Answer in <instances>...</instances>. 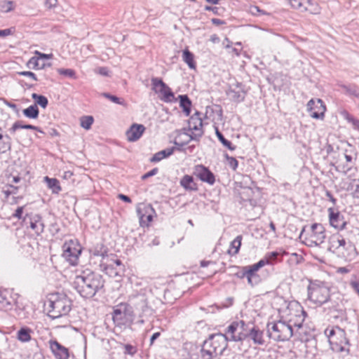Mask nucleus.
<instances>
[{"label":"nucleus","instance_id":"ddd939ff","mask_svg":"<svg viewBox=\"0 0 359 359\" xmlns=\"http://www.w3.org/2000/svg\"><path fill=\"white\" fill-rule=\"evenodd\" d=\"M329 220L330 225L334 228L344 231L348 234H355L358 232V229L345 220L344 215L339 212H334L332 208L328 209Z\"/></svg>","mask_w":359,"mask_h":359},{"label":"nucleus","instance_id":"c03bdc74","mask_svg":"<svg viewBox=\"0 0 359 359\" xmlns=\"http://www.w3.org/2000/svg\"><path fill=\"white\" fill-rule=\"evenodd\" d=\"M32 98L34 100L35 103L34 104L39 105L42 108L45 109L48 104V99L41 95H38L36 93H33L32 95Z\"/></svg>","mask_w":359,"mask_h":359},{"label":"nucleus","instance_id":"7ed1b4c3","mask_svg":"<svg viewBox=\"0 0 359 359\" xmlns=\"http://www.w3.org/2000/svg\"><path fill=\"white\" fill-rule=\"evenodd\" d=\"M72 306V300L65 294H52L48 299V316L53 319L65 316L71 311Z\"/></svg>","mask_w":359,"mask_h":359},{"label":"nucleus","instance_id":"6ab92c4d","mask_svg":"<svg viewBox=\"0 0 359 359\" xmlns=\"http://www.w3.org/2000/svg\"><path fill=\"white\" fill-rule=\"evenodd\" d=\"M307 109L312 118L316 119H323L325 116L326 108L320 99H311L307 104Z\"/></svg>","mask_w":359,"mask_h":359},{"label":"nucleus","instance_id":"0eeeda50","mask_svg":"<svg viewBox=\"0 0 359 359\" xmlns=\"http://www.w3.org/2000/svg\"><path fill=\"white\" fill-rule=\"evenodd\" d=\"M267 334L276 341L288 340L293 334L292 325L282 320L268 323Z\"/></svg>","mask_w":359,"mask_h":359},{"label":"nucleus","instance_id":"6e6552de","mask_svg":"<svg viewBox=\"0 0 359 359\" xmlns=\"http://www.w3.org/2000/svg\"><path fill=\"white\" fill-rule=\"evenodd\" d=\"M325 332L328 336L329 342L334 351H346L347 353L349 351V341L346 338L345 331L343 329L336 326L330 330H326Z\"/></svg>","mask_w":359,"mask_h":359},{"label":"nucleus","instance_id":"f257e3e1","mask_svg":"<svg viewBox=\"0 0 359 359\" xmlns=\"http://www.w3.org/2000/svg\"><path fill=\"white\" fill-rule=\"evenodd\" d=\"M105 280L103 276L90 269H86L76 275L74 287L83 298H92L97 292H104Z\"/></svg>","mask_w":359,"mask_h":359},{"label":"nucleus","instance_id":"bf43d9fd","mask_svg":"<svg viewBox=\"0 0 359 359\" xmlns=\"http://www.w3.org/2000/svg\"><path fill=\"white\" fill-rule=\"evenodd\" d=\"M23 209H24L23 206L18 207L16 209L15 213L13 215V217H15V218H18V219H21L22 213H23Z\"/></svg>","mask_w":359,"mask_h":359},{"label":"nucleus","instance_id":"f03ea898","mask_svg":"<svg viewBox=\"0 0 359 359\" xmlns=\"http://www.w3.org/2000/svg\"><path fill=\"white\" fill-rule=\"evenodd\" d=\"M227 341L222 333L211 334L202 346L201 351L203 359H214L222 354L227 348Z\"/></svg>","mask_w":359,"mask_h":359},{"label":"nucleus","instance_id":"1a4fd4ad","mask_svg":"<svg viewBox=\"0 0 359 359\" xmlns=\"http://www.w3.org/2000/svg\"><path fill=\"white\" fill-rule=\"evenodd\" d=\"M331 296L329 287L323 284H313L308 287L309 299L318 306L325 305Z\"/></svg>","mask_w":359,"mask_h":359},{"label":"nucleus","instance_id":"4468645a","mask_svg":"<svg viewBox=\"0 0 359 359\" xmlns=\"http://www.w3.org/2000/svg\"><path fill=\"white\" fill-rule=\"evenodd\" d=\"M62 255L66 261L73 266L78 264L82 248L77 241L71 239L65 241L62 245Z\"/></svg>","mask_w":359,"mask_h":359},{"label":"nucleus","instance_id":"a18cd8bd","mask_svg":"<svg viewBox=\"0 0 359 359\" xmlns=\"http://www.w3.org/2000/svg\"><path fill=\"white\" fill-rule=\"evenodd\" d=\"M354 198L359 199V180L354 179L349 184L348 189Z\"/></svg>","mask_w":359,"mask_h":359},{"label":"nucleus","instance_id":"09e8293b","mask_svg":"<svg viewBox=\"0 0 359 359\" xmlns=\"http://www.w3.org/2000/svg\"><path fill=\"white\" fill-rule=\"evenodd\" d=\"M102 95H103V96L108 98L109 100H110L111 102H113L114 103L119 104H124L123 99H122L121 97H118L115 95H110V94L106 93H103Z\"/></svg>","mask_w":359,"mask_h":359},{"label":"nucleus","instance_id":"7c9ffc66","mask_svg":"<svg viewBox=\"0 0 359 359\" xmlns=\"http://www.w3.org/2000/svg\"><path fill=\"white\" fill-rule=\"evenodd\" d=\"M242 236H237L233 241L231 242L230 248L228 250V253L230 255H236L238 253L239 249L241 245Z\"/></svg>","mask_w":359,"mask_h":359},{"label":"nucleus","instance_id":"f8f14e48","mask_svg":"<svg viewBox=\"0 0 359 359\" xmlns=\"http://www.w3.org/2000/svg\"><path fill=\"white\" fill-rule=\"evenodd\" d=\"M222 334L227 342L242 341L248 337L246 325L243 320L233 322Z\"/></svg>","mask_w":359,"mask_h":359},{"label":"nucleus","instance_id":"e433bc0d","mask_svg":"<svg viewBox=\"0 0 359 359\" xmlns=\"http://www.w3.org/2000/svg\"><path fill=\"white\" fill-rule=\"evenodd\" d=\"M280 255V252H267L264 257L261 261H264V266L266 264H273L278 260V257Z\"/></svg>","mask_w":359,"mask_h":359},{"label":"nucleus","instance_id":"37998d69","mask_svg":"<svg viewBox=\"0 0 359 359\" xmlns=\"http://www.w3.org/2000/svg\"><path fill=\"white\" fill-rule=\"evenodd\" d=\"M11 148V137L6 135L2 140H0V154L6 153Z\"/></svg>","mask_w":359,"mask_h":359},{"label":"nucleus","instance_id":"f3484780","mask_svg":"<svg viewBox=\"0 0 359 359\" xmlns=\"http://www.w3.org/2000/svg\"><path fill=\"white\" fill-rule=\"evenodd\" d=\"M141 226H148L152 221L155 210L150 204L139 203L136 208Z\"/></svg>","mask_w":359,"mask_h":359},{"label":"nucleus","instance_id":"39448f33","mask_svg":"<svg viewBox=\"0 0 359 359\" xmlns=\"http://www.w3.org/2000/svg\"><path fill=\"white\" fill-rule=\"evenodd\" d=\"M330 248H334L335 253L348 261L354 259L358 255L355 245L350 241L346 242L341 234L331 238Z\"/></svg>","mask_w":359,"mask_h":359},{"label":"nucleus","instance_id":"052dcab7","mask_svg":"<svg viewBox=\"0 0 359 359\" xmlns=\"http://www.w3.org/2000/svg\"><path fill=\"white\" fill-rule=\"evenodd\" d=\"M300 312L302 313V316H299L298 323H294V325L298 326L299 327L301 326V324L304 320V317L306 314L305 311L302 309H300Z\"/></svg>","mask_w":359,"mask_h":359},{"label":"nucleus","instance_id":"c85d7f7f","mask_svg":"<svg viewBox=\"0 0 359 359\" xmlns=\"http://www.w3.org/2000/svg\"><path fill=\"white\" fill-rule=\"evenodd\" d=\"M180 184L186 190H196V184L194 182V179L191 176L186 175L180 180Z\"/></svg>","mask_w":359,"mask_h":359},{"label":"nucleus","instance_id":"a211bd4d","mask_svg":"<svg viewBox=\"0 0 359 359\" xmlns=\"http://www.w3.org/2000/svg\"><path fill=\"white\" fill-rule=\"evenodd\" d=\"M264 266V261L259 260L257 263L243 267L242 277H245L250 285H257L259 282V277L257 271Z\"/></svg>","mask_w":359,"mask_h":359},{"label":"nucleus","instance_id":"603ef678","mask_svg":"<svg viewBox=\"0 0 359 359\" xmlns=\"http://www.w3.org/2000/svg\"><path fill=\"white\" fill-rule=\"evenodd\" d=\"M43 4L47 9H53L57 5V0H45Z\"/></svg>","mask_w":359,"mask_h":359},{"label":"nucleus","instance_id":"4d7b16f0","mask_svg":"<svg viewBox=\"0 0 359 359\" xmlns=\"http://www.w3.org/2000/svg\"><path fill=\"white\" fill-rule=\"evenodd\" d=\"M158 169L157 168H153L152 170H151L148 172H147L144 175H143L142 177V180H145V179H147L148 177L154 176V175H156L158 173Z\"/></svg>","mask_w":359,"mask_h":359},{"label":"nucleus","instance_id":"a19ab883","mask_svg":"<svg viewBox=\"0 0 359 359\" xmlns=\"http://www.w3.org/2000/svg\"><path fill=\"white\" fill-rule=\"evenodd\" d=\"M226 95L232 100L240 102L244 100L246 91H226Z\"/></svg>","mask_w":359,"mask_h":359},{"label":"nucleus","instance_id":"b1692460","mask_svg":"<svg viewBox=\"0 0 359 359\" xmlns=\"http://www.w3.org/2000/svg\"><path fill=\"white\" fill-rule=\"evenodd\" d=\"M248 337L252 339L255 344H263L264 341L263 339V332L258 329L257 327L253 326L247 330Z\"/></svg>","mask_w":359,"mask_h":359},{"label":"nucleus","instance_id":"20e7f679","mask_svg":"<svg viewBox=\"0 0 359 359\" xmlns=\"http://www.w3.org/2000/svg\"><path fill=\"white\" fill-rule=\"evenodd\" d=\"M299 238H304V243L309 247L318 246L325 241V229L320 223H314L310 226H304Z\"/></svg>","mask_w":359,"mask_h":359},{"label":"nucleus","instance_id":"680f3d73","mask_svg":"<svg viewBox=\"0 0 359 359\" xmlns=\"http://www.w3.org/2000/svg\"><path fill=\"white\" fill-rule=\"evenodd\" d=\"M118 198H120L121 200L126 202V203H131V199L130 198V197H128V196L126 195H124V194H119L118 195Z\"/></svg>","mask_w":359,"mask_h":359},{"label":"nucleus","instance_id":"6e6d98bb","mask_svg":"<svg viewBox=\"0 0 359 359\" xmlns=\"http://www.w3.org/2000/svg\"><path fill=\"white\" fill-rule=\"evenodd\" d=\"M13 34V29L12 28L0 29V37L9 36H11Z\"/></svg>","mask_w":359,"mask_h":359},{"label":"nucleus","instance_id":"c9c22d12","mask_svg":"<svg viewBox=\"0 0 359 359\" xmlns=\"http://www.w3.org/2000/svg\"><path fill=\"white\" fill-rule=\"evenodd\" d=\"M15 9L14 2L10 0H4L0 3V13L7 14L11 13Z\"/></svg>","mask_w":359,"mask_h":359},{"label":"nucleus","instance_id":"864d4df0","mask_svg":"<svg viewBox=\"0 0 359 359\" xmlns=\"http://www.w3.org/2000/svg\"><path fill=\"white\" fill-rule=\"evenodd\" d=\"M18 191V187H14L13 185H9L8 189L4 190V193L6 195V197H8L11 194H16Z\"/></svg>","mask_w":359,"mask_h":359},{"label":"nucleus","instance_id":"8fccbe9b","mask_svg":"<svg viewBox=\"0 0 359 359\" xmlns=\"http://www.w3.org/2000/svg\"><path fill=\"white\" fill-rule=\"evenodd\" d=\"M152 86L154 90H163L165 88V85L163 81L158 79H152Z\"/></svg>","mask_w":359,"mask_h":359},{"label":"nucleus","instance_id":"0e129e2a","mask_svg":"<svg viewBox=\"0 0 359 359\" xmlns=\"http://www.w3.org/2000/svg\"><path fill=\"white\" fill-rule=\"evenodd\" d=\"M351 95L355 99V102H358L359 107V91H350Z\"/></svg>","mask_w":359,"mask_h":359},{"label":"nucleus","instance_id":"de8ad7c7","mask_svg":"<svg viewBox=\"0 0 359 359\" xmlns=\"http://www.w3.org/2000/svg\"><path fill=\"white\" fill-rule=\"evenodd\" d=\"M225 159L227 161L229 166L233 170H236L238 168V161L232 156H229V154H225L224 155Z\"/></svg>","mask_w":359,"mask_h":359},{"label":"nucleus","instance_id":"393cba45","mask_svg":"<svg viewBox=\"0 0 359 359\" xmlns=\"http://www.w3.org/2000/svg\"><path fill=\"white\" fill-rule=\"evenodd\" d=\"M19 129H29L34 130L39 133H43V131L38 126H35L30 124H23L22 121H15L11 128L9 129V131L11 134H14Z\"/></svg>","mask_w":359,"mask_h":359},{"label":"nucleus","instance_id":"13d9d810","mask_svg":"<svg viewBox=\"0 0 359 359\" xmlns=\"http://www.w3.org/2000/svg\"><path fill=\"white\" fill-rule=\"evenodd\" d=\"M97 72L104 76H109L110 75V71L106 67H100L97 70Z\"/></svg>","mask_w":359,"mask_h":359},{"label":"nucleus","instance_id":"473e14b6","mask_svg":"<svg viewBox=\"0 0 359 359\" xmlns=\"http://www.w3.org/2000/svg\"><path fill=\"white\" fill-rule=\"evenodd\" d=\"M340 114L343 118L347 121L348 123L352 125V127L354 130H356L359 132V119L355 118L346 110L341 111Z\"/></svg>","mask_w":359,"mask_h":359},{"label":"nucleus","instance_id":"4be33fe9","mask_svg":"<svg viewBox=\"0 0 359 359\" xmlns=\"http://www.w3.org/2000/svg\"><path fill=\"white\" fill-rule=\"evenodd\" d=\"M145 127L142 124L134 123L126 132L127 139L129 142H135L142 135Z\"/></svg>","mask_w":359,"mask_h":359},{"label":"nucleus","instance_id":"69168bd1","mask_svg":"<svg viewBox=\"0 0 359 359\" xmlns=\"http://www.w3.org/2000/svg\"><path fill=\"white\" fill-rule=\"evenodd\" d=\"M326 196L330 199V201H331L332 202L333 204L336 203V201H337L336 198H334V196L330 191H327L326 192Z\"/></svg>","mask_w":359,"mask_h":359},{"label":"nucleus","instance_id":"f704fd0d","mask_svg":"<svg viewBox=\"0 0 359 359\" xmlns=\"http://www.w3.org/2000/svg\"><path fill=\"white\" fill-rule=\"evenodd\" d=\"M44 180L47 182L48 187L52 190L53 194H59L62 189L57 179L45 177Z\"/></svg>","mask_w":359,"mask_h":359},{"label":"nucleus","instance_id":"cd10ccee","mask_svg":"<svg viewBox=\"0 0 359 359\" xmlns=\"http://www.w3.org/2000/svg\"><path fill=\"white\" fill-rule=\"evenodd\" d=\"M175 149V147H170V148H167L165 149L160 151L156 153L153 156V157L151 158L150 161L151 162H158V161H161L162 159L171 156L173 154Z\"/></svg>","mask_w":359,"mask_h":359},{"label":"nucleus","instance_id":"4c0bfd02","mask_svg":"<svg viewBox=\"0 0 359 359\" xmlns=\"http://www.w3.org/2000/svg\"><path fill=\"white\" fill-rule=\"evenodd\" d=\"M215 134L219 140V142L222 144L224 147L227 148L228 149L231 151H233L236 149V147L233 146L230 141L226 140L224 136L222 135V133L218 130L217 128H215Z\"/></svg>","mask_w":359,"mask_h":359},{"label":"nucleus","instance_id":"58836bf2","mask_svg":"<svg viewBox=\"0 0 359 359\" xmlns=\"http://www.w3.org/2000/svg\"><path fill=\"white\" fill-rule=\"evenodd\" d=\"M182 57L184 62L189 66L190 69H196V65L194 61V56L187 49H184L183 50Z\"/></svg>","mask_w":359,"mask_h":359},{"label":"nucleus","instance_id":"c756f323","mask_svg":"<svg viewBox=\"0 0 359 359\" xmlns=\"http://www.w3.org/2000/svg\"><path fill=\"white\" fill-rule=\"evenodd\" d=\"M32 330L27 327L20 328L17 332V338L21 342H28L31 340Z\"/></svg>","mask_w":359,"mask_h":359},{"label":"nucleus","instance_id":"79ce46f5","mask_svg":"<svg viewBox=\"0 0 359 359\" xmlns=\"http://www.w3.org/2000/svg\"><path fill=\"white\" fill-rule=\"evenodd\" d=\"M158 97L165 102H172L175 100V95L172 91H156Z\"/></svg>","mask_w":359,"mask_h":359},{"label":"nucleus","instance_id":"2eb2a0df","mask_svg":"<svg viewBox=\"0 0 359 359\" xmlns=\"http://www.w3.org/2000/svg\"><path fill=\"white\" fill-rule=\"evenodd\" d=\"M52 58L53 55L50 53L45 54L36 50L34 55L27 60L26 65L34 70H43L51 66L50 60Z\"/></svg>","mask_w":359,"mask_h":359},{"label":"nucleus","instance_id":"a878e982","mask_svg":"<svg viewBox=\"0 0 359 359\" xmlns=\"http://www.w3.org/2000/svg\"><path fill=\"white\" fill-rule=\"evenodd\" d=\"M30 227L37 235L41 234L43 231L44 224L40 215H35L30 219Z\"/></svg>","mask_w":359,"mask_h":359},{"label":"nucleus","instance_id":"338daca9","mask_svg":"<svg viewBox=\"0 0 359 359\" xmlns=\"http://www.w3.org/2000/svg\"><path fill=\"white\" fill-rule=\"evenodd\" d=\"M351 286L359 295V283L358 282H352Z\"/></svg>","mask_w":359,"mask_h":359},{"label":"nucleus","instance_id":"72a5a7b5","mask_svg":"<svg viewBox=\"0 0 359 359\" xmlns=\"http://www.w3.org/2000/svg\"><path fill=\"white\" fill-rule=\"evenodd\" d=\"M180 106L182 108L183 111L187 116L191 112V102L187 95H179Z\"/></svg>","mask_w":359,"mask_h":359},{"label":"nucleus","instance_id":"9b49d317","mask_svg":"<svg viewBox=\"0 0 359 359\" xmlns=\"http://www.w3.org/2000/svg\"><path fill=\"white\" fill-rule=\"evenodd\" d=\"M100 268L107 275L110 277H121L125 271V266L121 261L115 258V255H110L105 261H101Z\"/></svg>","mask_w":359,"mask_h":359},{"label":"nucleus","instance_id":"5fc2aeb1","mask_svg":"<svg viewBox=\"0 0 359 359\" xmlns=\"http://www.w3.org/2000/svg\"><path fill=\"white\" fill-rule=\"evenodd\" d=\"M59 73L62 75L67 76L69 77H74L75 76V72L70 69H60Z\"/></svg>","mask_w":359,"mask_h":359},{"label":"nucleus","instance_id":"412c9836","mask_svg":"<svg viewBox=\"0 0 359 359\" xmlns=\"http://www.w3.org/2000/svg\"><path fill=\"white\" fill-rule=\"evenodd\" d=\"M128 304L121 303L114 308L112 318L115 323L121 324L126 319L128 312Z\"/></svg>","mask_w":359,"mask_h":359},{"label":"nucleus","instance_id":"9d476101","mask_svg":"<svg viewBox=\"0 0 359 359\" xmlns=\"http://www.w3.org/2000/svg\"><path fill=\"white\" fill-rule=\"evenodd\" d=\"M200 115L201 114L198 111H196L190 117L188 125L189 130L192 131L193 134L188 135V140L184 142H180L175 140L174 144L176 146L183 147L188 144L191 140H197L203 135V121Z\"/></svg>","mask_w":359,"mask_h":359},{"label":"nucleus","instance_id":"e2e57ef3","mask_svg":"<svg viewBox=\"0 0 359 359\" xmlns=\"http://www.w3.org/2000/svg\"><path fill=\"white\" fill-rule=\"evenodd\" d=\"M161 335L160 332H155L152 334V336L150 338V345H152L154 342V341L159 337Z\"/></svg>","mask_w":359,"mask_h":359},{"label":"nucleus","instance_id":"bb28decb","mask_svg":"<svg viewBox=\"0 0 359 359\" xmlns=\"http://www.w3.org/2000/svg\"><path fill=\"white\" fill-rule=\"evenodd\" d=\"M18 74L24 78L22 82L25 83L27 88L34 87V83L37 81V78L36 75L32 72H18Z\"/></svg>","mask_w":359,"mask_h":359},{"label":"nucleus","instance_id":"49530a36","mask_svg":"<svg viewBox=\"0 0 359 359\" xmlns=\"http://www.w3.org/2000/svg\"><path fill=\"white\" fill-rule=\"evenodd\" d=\"M81 126L86 130H89L93 123L94 118L92 116H83L80 118Z\"/></svg>","mask_w":359,"mask_h":359},{"label":"nucleus","instance_id":"3c124183","mask_svg":"<svg viewBox=\"0 0 359 359\" xmlns=\"http://www.w3.org/2000/svg\"><path fill=\"white\" fill-rule=\"evenodd\" d=\"M125 351L124 353L126 354H128L130 355H134L137 353V348L136 347L130 345V344H126L125 346Z\"/></svg>","mask_w":359,"mask_h":359},{"label":"nucleus","instance_id":"5701e85b","mask_svg":"<svg viewBox=\"0 0 359 359\" xmlns=\"http://www.w3.org/2000/svg\"><path fill=\"white\" fill-rule=\"evenodd\" d=\"M51 351L58 359H68L69 351L67 348L62 346L57 341L50 342Z\"/></svg>","mask_w":359,"mask_h":359},{"label":"nucleus","instance_id":"423d86ee","mask_svg":"<svg viewBox=\"0 0 359 359\" xmlns=\"http://www.w3.org/2000/svg\"><path fill=\"white\" fill-rule=\"evenodd\" d=\"M330 318L343 321L347 319L343 296L340 293L332 294L324 307Z\"/></svg>","mask_w":359,"mask_h":359},{"label":"nucleus","instance_id":"ea45409f","mask_svg":"<svg viewBox=\"0 0 359 359\" xmlns=\"http://www.w3.org/2000/svg\"><path fill=\"white\" fill-rule=\"evenodd\" d=\"M92 254L94 256L102 257L101 261H105L107 257H110V255H107V249L102 245L95 246L92 250Z\"/></svg>","mask_w":359,"mask_h":359},{"label":"nucleus","instance_id":"dca6fc26","mask_svg":"<svg viewBox=\"0 0 359 359\" xmlns=\"http://www.w3.org/2000/svg\"><path fill=\"white\" fill-rule=\"evenodd\" d=\"M292 8L305 12L311 15H318L320 13V6L311 0H285Z\"/></svg>","mask_w":359,"mask_h":359},{"label":"nucleus","instance_id":"aec40b11","mask_svg":"<svg viewBox=\"0 0 359 359\" xmlns=\"http://www.w3.org/2000/svg\"><path fill=\"white\" fill-rule=\"evenodd\" d=\"M194 174L201 181L212 185L215 182L214 174L203 165H196L194 170Z\"/></svg>","mask_w":359,"mask_h":359},{"label":"nucleus","instance_id":"2f4dec72","mask_svg":"<svg viewBox=\"0 0 359 359\" xmlns=\"http://www.w3.org/2000/svg\"><path fill=\"white\" fill-rule=\"evenodd\" d=\"M24 116L29 118H37L39 114V110L36 104H32L22 110Z\"/></svg>","mask_w":359,"mask_h":359},{"label":"nucleus","instance_id":"774afa93","mask_svg":"<svg viewBox=\"0 0 359 359\" xmlns=\"http://www.w3.org/2000/svg\"><path fill=\"white\" fill-rule=\"evenodd\" d=\"M73 176V172H71V171H65L64 172V175H63V177L65 179H69L71 178Z\"/></svg>","mask_w":359,"mask_h":359}]
</instances>
